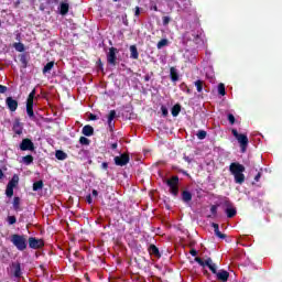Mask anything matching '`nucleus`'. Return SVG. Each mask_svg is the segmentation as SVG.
<instances>
[{"mask_svg":"<svg viewBox=\"0 0 282 282\" xmlns=\"http://www.w3.org/2000/svg\"><path fill=\"white\" fill-rule=\"evenodd\" d=\"M229 172L231 175H234L236 184H243V182H246V175L243 174L246 173V166H243L241 163L232 162L229 165Z\"/></svg>","mask_w":282,"mask_h":282,"instance_id":"1","label":"nucleus"},{"mask_svg":"<svg viewBox=\"0 0 282 282\" xmlns=\"http://www.w3.org/2000/svg\"><path fill=\"white\" fill-rule=\"evenodd\" d=\"M10 241L20 252L28 250V236L14 234L11 236Z\"/></svg>","mask_w":282,"mask_h":282,"instance_id":"2","label":"nucleus"},{"mask_svg":"<svg viewBox=\"0 0 282 282\" xmlns=\"http://www.w3.org/2000/svg\"><path fill=\"white\" fill-rule=\"evenodd\" d=\"M231 133L234 138H236V140L238 141L241 153H246V151H248V144H249L248 134L239 133L237 129H232Z\"/></svg>","mask_w":282,"mask_h":282,"instance_id":"3","label":"nucleus"},{"mask_svg":"<svg viewBox=\"0 0 282 282\" xmlns=\"http://www.w3.org/2000/svg\"><path fill=\"white\" fill-rule=\"evenodd\" d=\"M165 184L169 186L170 193L174 195V197H177V195H180V177L177 175L165 180Z\"/></svg>","mask_w":282,"mask_h":282,"instance_id":"4","label":"nucleus"},{"mask_svg":"<svg viewBox=\"0 0 282 282\" xmlns=\"http://www.w3.org/2000/svg\"><path fill=\"white\" fill-rule=\"evenodd\" d=\"M196 263L200 264L202 268H208L212 272V274H217V264L213 262V258H207L206 260L196 257L195 258Z\"/></svg>","mask_w":282,"mask_h":282,"instance_id":"5","label":"nucleus"},{"mask_svg":"<svg viewBox=\"0 0 282 282\" xmlns=\"http://www.w3.org/2000/svg\"><path fill=\"white\" fill-rule=\"evenodd\" d=\"M28 243L29 248H31L32 250H41V248L45 246V241L36 237H30Z\"/></svg>","mask_w":282,"mask_h":282,"instance_id":"6","label":"nucleus"},{"mask_svg":"<svg viewBox=\"0 0 282 282\" xmlns=\"http://www.w3.org/2000/svg\"><path fill=\"white\" fill-rule=\"evenodd\" d=\"M118 54V48L116 47H110L109 52L107 53V63L108 65H112V67H116L117 65V61H118V56L116 55Z\"/></svg>","mask_w":282,"mask_h":282,"instance_id":"7","label":"nucleus"},{"mask_svg":"<svg viewBox=\"0 0 282 282\" xmlns=\"http://www.w3.org/2000/svg\"><path fill=\"white\" fill-rule=\"evenodd\" d=\"M20 151H34V142H32L30 139L25 138L22 140V142L19 145Z\"/></svg>","mask_w":282,"mask_h":282,"instance_id":"8","label":"nucleus"},{"mask_svg":"<svg viewBox=\"0 0 282 282\" xmlns=\"http://www.w3.org/2000/svg\"><path fill=\"white\" fill-rule=\"evenodd\" d=\"M129 160V154H121L120 156H115V164L116 166H127Z\"/></svg>","mask_w":282,"mask_h":282,"instance_id":"9","label":"nucleus"},{"mask_svg":"<svg viewBox=\"0 0 282 282\" xmlns=\"http://www.w3.org/2000/svg\"><path fill=\"white\" fill-rule=\"evenodd\" d=\"M6 105L9 109V111L14 112V111H17V109H19V101L12 97H7Z\"/></svg>","mask_w":282,"mask_h":282,"instance_id":"10","label":"nucleus"},{"mask_svg":"<svg viewBox=\"0 0 282 282\" xmlns=\"http://www.w3.org/2000/svg\"><path fill=\"white\" fill-rule=\"evenodd\" d=\"M225 206H227V208L225 209V213L228 219H232V217L237 216V208L232 207V204L230 202H226Z\"/></svg>","mask_w":282,"mask_h":282,"instance_id":"11","label":"nucleus"},{"mask_svg":"<svg viewBox=\"0 0 282 282\" xmlns=\"http://www.w3.org/2000/svg\"><path fill=\"white\" fill-rule=\"evenodd\" d=\"M215 275L217 281H221V282H228V279H230V273L224 269L217 271Z\"/></svg>","mask_w":282,"mask_h":282,"instance_id":"12","label":"nucleus"},{"mask_svg":"<svg viewBox=\"0 0 282 282\" xmlns=\"http://www.w3.org/2000/svg\"><path fill=\"white\" fill-rule=\"evenodd\" d=\"M11 268H12L13 276L15 279H21V276L23 275V272L21 271V263L20 262H13L11 264Z\"/></svg>","mask_w":282,"mask_h":282,"instance_id":"13","label":"nucleus"},{"mask_svg":"<svg viewBox=\"0 0 282 282\" xmlns=\"http://www.w3.org/2000/svg\"><path fill=\"white\" fill-rule=\"evenodd\" d=\"M148 252L151 257H155V259H162V253H160V249L155 245H150Z\"/></svg>","mask_w":282,"mask_h":282,"instance_id":"14","label":"nucleus"},{"mask_svg":"<svg viewBox=\"0 0 282 282\" xmlns=\"http://www.w3.org/2000/svg\"><path fill=\"white\" fill-rule=\"evenodd\" d=\"M212 228H214V234L218 239H226V234H221V231H219V224L213 223Z\"/></svg>","mask_w":282,"mask_h":282,"instance_id":"15","label":"nucleus"},{"mask_svg":"<svg viewBox=\"0 0 282 282\" xmlns=\"http://www.w3.org/2000/svg\"><path fill=\"white\" fill-rule=\"evenodd\" d=\"M130 58L133 61H138L140 58V53L138 52V47L135 45L130 46Z\"/></svg>","mask_w":282,"mask_h":282,"instance_id":"16","label":"nucleus"},{"mask_svg":"<svg viewBox=\"0 0 282 282\" xmlns=\"http://www.w3.org/2000/svg\"><path fill=\"white\" fill-rule=\"evenodd\" d=\"M13 131L15 135H22L23 134V126H21L20 121H15L13 123Z\"/></svg>","mask_w":282,"mask_h":282,"instance_id":"17","label":"nucleus"},{"mask_svg":"<svg viewBox=\"0 0 282 282\" xmlns=\"http://www.w3.org/2000/svg\"><path fill=\"white\" fill-rule=\"evenodd\" d=\"M26 113L29 118H34V101H26Z\"/></svg>","mask_w":282,"mask_h":282,"instance_id":"18","label":"nucleus"},{"mask_svg":"<svg viewBox=\"0 0 282 282\" xmlns=\"http://www.w3.org/2000/svg\"><path fill=\"white\" fill-rule=\"evenodd\" d=\"M82 133H83V135L90 138V135H94V127H91L89 124L84 126Z\"/></svg>","mask_w":282,"mask_h":282,"instance_id":"19","label":"nucleus"},{"mask_svg":"<svg viewBox=\"0 0 282 282\" xmlns=\"http://www.w3.org/2000/svg\"><path fill=\"white\" fill-rule=\"evenodd\" d=\"M170 77L172 83H177V80H180V74H177V69H175V67L170 68Z\"/></svg>","mask_w":282,"mask_h":282,"instance_id":"20","label":"nucleus"},{"mask_svg":"<svg viewBox=\"0 0 282 282\" xmlns=\"http://www.w3.org/2000/svg\"><path fill=\"white\" fill-rule=\"evenodd\" d=\"M182 199L185 204H188V202L193 200V194L188 191H183L182 192Z\"/></svg>","mask_w":282,"mask_h":282,"instance_id":"21","label":"nucleus"},{"mask_svg":"<svg viewBox=\"0 0 282 282\" xmlns=\"http://www.w3.org/2000/svg\"><path fill=\"white\" fill-rule=\"evenodd\" d=\"M55 62H48L42 69V74H50L54 69Z\"/></svg>","mask_w":282,"mask_h":282,"instance_id":"22","label":"nucleus"},{"mask_svg":"<svg viewBox=\"0 0 282 282\" xmlns=\"http://www.w3.org/2000/svg\"><path fill=\"white\" fill-rule=\"evenodd\" d=\"M69 12V4L62 2L59 6V13L62 14V17H65V14H67Z\"/></svg>","mask_w":282,"mask_h":282,"instance_id":"23","label":"nucleus"},{"mask_svg":"<svg viewBox=\"0 0 282 282\" xmlns=\"http://www.w3.org/2000/svg\"><path fill=\"white\" fill-rule=\"evenodd\" d=\"M172 116L173 118H177L180 116V111H182V106L180 104H176L172 107Z\"/></svg>","mask_w":282,"mask_h":282,"instance_id":"24","label":"nucleus"},{"mask_svg":"<svg viewBox=\"0 0 282 282\" xmlns=\"http://www.w3.org/2000/svg\"><path fill=\"white\" fill-rule=\"evenodd\" d=\"M19 185V175L14 174L12 178L9 181L7 186H11L12 188H15Z\"/></svg>","mask_w":282,"mask_h":282,"instance_id":"25","label":"nucleus"},{"mask_svg":"<svg viewBox=\"0 0 282 282\" xmlns=\"http://www.w3.org/2000/svg\"><path fill=\"white\" fill-rule=\"evenodd\" d=\"M56 160H67V153H65L63 150H56L55 152Z\"/></svg>","mask_w":282,"mask_h":282,"instance_id":"26","label":"nucleus"},{"mask_svg":"<svg viewBox=\"0 0 282 282\" xmlns=\"http://www.w3.org/2000/svg\"><path fill=\"white\" fill-rule=\"evenodd\" d=\"M22 162L26 166H30V164H32L34 162V156H32V154H28V155L22 158Z\"/></svg>","mask_w":282,"mask_h":282,"instance_id":"27","label":"nucleus"},{"mask_svg":"<svg viewBox=\"0 0 282 282\" xmlns=\"http://www.w3.org/2000/svg\"><path fill=\"white\" fill-rule=\"evenodd\" d=\"M198 94H202V91H204V80L198 79L194 83Z\"/></svg>","mask_w":282,"mask_h":282,"instance_id":"28","label":"nucleus"},{"mask_svg":"<svg viewBox=\"0 0 282 282\" xmlns=\"http://www.w3.org/2000/svg\"><path fill=\"white\" fill-rule=\"evenodd\" d=\"M13 47L17 52H25V45L21 42H15Z\"/></svg>","mask_w":282,"mask_h":282,"instance_id":"29","label":"nucleus"},{"mask_svg":"<svg viewBox=\"0 0 282 282\" xmlns=\"http://www.w3.org/2000/svg\"><path fill=\"white\" fill-rule=\"evenodd\" d=\"M166 45H169V40L162 39L158 42L156 47L158 50H162V47H166Z\"/></svg>","mask_w":282,"mask_h":282,"instance_id":"30","label":"nucleus"},{"mask_svg":"<svg viewBox=\"0 0 282 282\" xmlns=\"http://www.w3.org/2000/svg\"><path fill=\"white\" fill-rule=\"evenodd\" d=\"M189 41H193L194 43H199V33H195V31H192Z\"/></svg>","mask_w":282,"mask_h":282,"instance_id":"31","label":"nucleus"},{"mask_svg":"<svg viewBox=\"0 0 282 282\" xmlns=\"http://www.w3.org/2000/svg\"><path fill=\"white\" fill-rule=\"evenodd\" d=\"M43 186V181H36L35 183H33V191H42Z\"/></svg>","mask_w":282,"mask_h":282,"instance_id":"32","label":"nucleus"},{"mask_svg":"<svg viewBox=\"0 0 282 282\" xmlns=\"http://www.w3.org/2000/svg\"><path fill=\"white\" fill-rule=\"evenodd\" d=\"M218 94L220 96H226V85H224V83L218 84Z\"/></svg>","mask_w":282,"mask_h":282,"instance_id":"33","label":"nucleus"},{"mask_svg":"<svg viewBox=\"0 0 282 282\" xmlns=\"http://www.w3.org/2000/svg\"><path fill=\"white\" fill-rule=\"evenodd\" d=\"M90 143H91V141L89 139H87V137L79 138V144H83L84 147H89Z\"/></svg>","mask_w":282,"mask_h":282,"instance_id":"34","label":"nucleus"},{"mask_svg":"<svg viewBox=\"0 0 282 282\" xmlns=\"http://www.w3.org/2000/svg\"><path fill=\"white\" fill-rule=\"evenodd\" d=\"M35 96H36V88H33V90L28 96L26 102H34Z\"/></svg>","mask_w":282,"mask_h":282,"instance_id":"35","label":"nucleus"},{"mask_svg":"<svg viewBox=\"0 0 282 282\" xmlns=\"http://www.w3.org/2000/svg\"><path fill=\"white\" fill-rule=\"evenodd\" d=\"M196 135H197L198 140H206V135H208V133L205 130H198Z\"/></svg>","mask_w":282,"mask_h":282,"instance_id":"36","label":"nucleus"},{"mask_svg":"<svg viewBox=\"0 0 282 282\" xmlns=\"http://www.w3.org/2000/svg\"><path fill=\"white\" fill-rule=\"evenodd\" d=\"M20 206H21V198L15 196L13 198V208H14V210H19Z\"/></svg>","mask_w":282,"mask_h":282,"instance_id":"37","label":"nucleus"},{"mask_svg":"<svg viewBox=\"0 0 282 282\" xmlns=\"http://www.w3.org/2000/svg\"><path fill=\"white\" fill-rule=\"evenodd\" d=\"M6 195L7 197H12L14 195V187L7 185Z\"/></svg>","mask_w":282,"mask_h":282,"instance_id":"38","label":"nucleus"},{"mask_svg":"<svg viewBox=\"0 0 282 282\" xmlns=\"http://www.w3.org/2000/svg\"><path fill=\"white\" fill-rule=\"evenodd\" d=\"M7 221H8L9 226H14V224H17V217L8 216Z\"/></svg>","mask_w":282,"mask_h":282,"instance_id":"39","label":"nucleus"},{"mask_svg":"<svg viewBox=\"0 0 282 282\" xmlns=\"http://www.w3.org/2000/svg\"><path fill=\"white\" fill-rule=\"evenodd\" d=\"M115 119H116V110H110L108 115V122H113Z\"/></svg>","mask_w":282,"mask_h":282,"instance_id":"40","label":"nucleus"},{"mask_svg":"<svg viewBox=\"0 0 282 282\" xmlns=\"http://www.w3.org/2000/svg\"><path fill=\"white\" fill-rule=\"evenodd\" d=\"M161 111L163 118H166L169 116V108H166V106H161Z\"/></svg>","mask_w":282,"mask_h":282,"instance_id":"41","label":"nucleus"},{"mask_svg":"<svg viewBox=\"0 0 282 282\" xmlns=\"http://www.w3.org/2000/svg\"><path fill=\"white\" fill-rule=\"evenodd\" d=\"M227 120L229 121L230 124H235V121H236L235 115L234 113H229L227 116Z\"/></svg>","mask_w":282,"mask_h":282,"instance_id":"42","label":"nucleus"},{"mask_svg":"<svg viewBox=\"0 0 282 282\" xmlns=\"http://www.w3.org/2000/svg\"><path fill=\"white\" fill-rule=\"evenodd\" d=\"M210 213H212L213 217H217V205H213L210 207Z\"/></svg>","mask_w":282,"mask_h":282,"instance_id":"43","label":"nucleus"},{"mask_svg":"<svg viewBox=\"0 0 282 282\" xmlns=\"http://www.w3.org/2000/svg\"><path fill=\"white\" fill-rule=\"evenodd\" d=\"M162 21H163V25H169L171 23V18L165 15L162 18Z\"/></svg>","mask_w":282,"mask_h":282,"instance_id":"44","label":"nucleus"},{"mask_svg":"<svg viewBox=\"0 0 282 282\" xmlns=\"http://www.w3.org/2000/svg\"><path fill=\"white\" fill-rule=\"evenodd\" d=\"M20 62L22 63V65H24V67H28V58L25 57V55H22L20 57Z\"/></svg>","mask_w":282,"mask_h":282,"instance_id":"45","label":"nucleus"},{"mask_svg":"<svg viewBox=\"0 0 282 282\" xmlns=\"http://www.w3.org/2000/svg\"><path fill=\"white\" fill-rule=\"evenodd\" d=\"M86 202H87V204H94V198H91V194H88L86 196Z\"/></svg>","mask_w":282,"mask_h":282,"instance_id":"46","label":"nucleus"},{"mask_svg":"<svg viewBox=\"0 0 282 282\" xmlns=\"http://www.w3.org/2000/svg\"><path fill=\"white\" fill-rule=\"evenodd\" d=\"M6 91H8V87L0 85V94H6Z\"/></svg>","mask_w":282,"mask_h":282,"instance_id":"47","label":"nucleus"},{"mask_svg":"<svg viewBox=\"0 0 282 282\" xmlns=\"http://www.w3.org/2000/svg\"><path fill=\"white\" fill-rule=\"evenodd\" d=\"M101 169H102L104 171H108V169H109V163H107V162L101 163Z\"/></svg>","mask_w":282,"mask_h":282,"instance_id":"48","label":"nucleus"},{"mask_svg":"<svg viewBox=\"0 0 282 282\" xmlns=\"http://www.w3.org/2000/svg\"><path fill=\"white\" fill-rule=\"evenodd\" d=\"M108 127L110 131H113V127H116V123L113 121H108Z\"/></svg>","mask_w":282,"mask_h":282,"instance_id":"49","label":"nucleus"},{"mask_svg":"<svg viewBox=\"0 0 282 282\" xmlns=\"http://www.w3.org/2000/svg\"><path fill=\"white\" fill-rule=\"evenodd\" d=\"M184 161L187 162V164H191V162H193V159H191L189 156H186V154L183 156Z\"/></svg>","mask_w":282,"mask_h":282,"instance_id":"50","label":"nucleus"},{"mask_svg":"<svg viewBox=\"0 0 282 282\" xmlns=\"http://www.w3.org/2000/svg\"><path fill=\"white\" fill-rule=\"evenodd\" d=\"M88 118H89V120H98V116H96L94 113H90Z\"/></svg>","mask_w":282,"mask_h":282,"instance_id":"51","label":"nucleus"},{"mask_svg":"<svg viewBox=\"0 0 282 282\" xmlns=\"http://www.w3.org/2000/svg\"><path fill=\"white\" fill-rule=\"evenodd\" d=\"M261 180V172H259L256 176H254V182H259Z\"/></svg>","mask_w":282,"mask_h":282,"instance_id":"52","label":"nucleus"},{"mask_svg":"<svg viewBox=\"0 0 282 282\" xmlns=\"http://www.w3.org/2000/svg\"><path fill=\"white\" fill-rule=\"evenodd\" d=\"M134 17H140V7H135Z\"/></svg>","mask_w":282,"mask_h":282,"instance_id":"53","label":"nucleus"},{"mask_svg":"<svg viewBox=\"0 0 282 282\" xmlns=\"http://www.w3.org/2000/svg\"><path fill=\"white\" fill-rule=\"evenodd\" d=\"M189 254H191L192 257H197V250L192 249V250L189 251Z\"/></svg>","mask_w":282,"mask_h":282,"instance_id":"54","label":"nucleus"},{"mask_svg":"<svg viewBox=\"0 0 282 282\" xmlns=\"http://www.w3.org/2000/svg\"><path fill=\"white\" fill-rule=\"evenodd\" d=\"M79 155H87V150L80 149L79 150Z\"/></svg>","mask_w":282,"mask_h":282,"instance_id":"55","label":"nucleus"},{"mask_svg":"<svg viewBox=\"0 0 282 282\" xmlns=\"http://www.w3.org/2000/svg\"><path fill=\"white\" fill-rule=\"evenodd\" d=\"M110 148H111L112 150L118 149V143H112V144L110 145Z\"/></svg>","mask_w":282,"mask_h":282,"instance_id":"56","label":"nucleus"},{"mask_svg":"<svg viewBox=\"0 0 282 282\" xmlns=\"http://www.w3.org/2000/svg\"><path fill=\"white\" fill-rule=\"evenodd\" d=\"M93 197H98V191L97 189H93Z\"/></svg>","mask_w":282,"mask_h":282,"instance_id":"57","label":"nucleus"},{"mask_svg":"<svg viewBox=\"0 0 282 282\" xmlns=\"http://www.w3.org/2000/svg\"><path fill=\"white\" fill-rule=\"evenodd\" d=\"M0 180H3V170L0 169Z\"/></svg>","mask_w":282,"mask_h":282,"instance_id":"58","label":"nucleus"},{"mask_svg":"<svg viewBox=\"0 0 282 282\" xmlns=\"http://www.w3.org/2000/svg\"><path fill=\"white\" fill-rule=\"evenodd\" d=\"M153 10H154V12H158V7H156V6H154Z\"/></svg>","mask_w":282,"mask_h":282,"instance_id":"59","label":"nucleus"},{"mask_svg":"<svg viewBox=\"0 0 282 282\" xmlns=\"http://www.w3.org/2000/svg\"><path fill=\"white\" fill-rule=\"evenodd\" d=\"M139 268L142 269V268H144V265H142V264L140 265V264H139Z\"/></svg>","mask_w":282,"mask_h":282,"instance_id":"60","label":"nucleus"},{"mask_svg":"<svg viewBox=\"0 0 282 282\" xmlns=\"http://www.w3.org/2000/svg\"><path fill=\"white\" fill-rule=\"evenodd\" d=\"M76 149H80V145H76Z\"/></svg>","mask_w":282,"mask_h":282,"instance_id":"61","label":"nucleus"},{"mask_svg":"<svg viewBox=\"0 0 282 282\" xmlns=\"http://www.w3.org/2000/svg\"><path fill=\"white\" fill-rule=\"evenodd\" d=\"M204 274H208V271H205Z\"/></svg>","mask_w":282,"mask_h":282,"instance_id":"62","label":"nucleus"},{"mask_svg":"<svg viewBox=\"0 0 282 282\" xmlns=\"http://www.w3.org/2000/svg\"><path fill=\"white\" fill-rule=\"evenodd\" d=\"M113 1H115V3H116V2H118V1H120V0H113Z\"/></svg>","mask_w":282,"mask_h":282,"instance_id":"63","label":"nucleus"},{"mask_svg":"<svg viewBox=\"0 0 282 282\" xmlns=\"http://www.w3.org/2000/svg\"><path fill=\"white\" fill-rule=\"evenodd\" d=\"M139 261H143V262H144L145 260H144V259H142V260H139Z\"/></svg>","mask_w":282,"mask_h":282,"instance_id":"64","label":"nucleus"}]
</instances>
